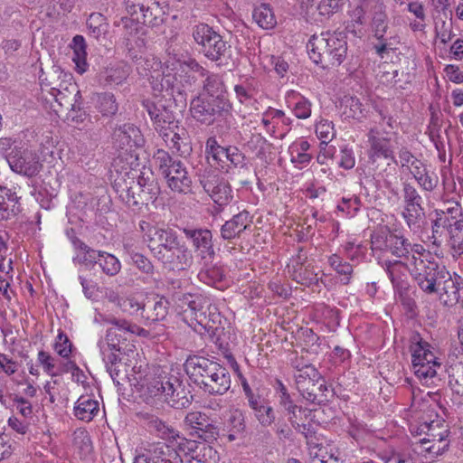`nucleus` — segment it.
<instances>
[{
    "mask_svg": "<svg viewBox=\"0 0 463 463\" xmlns=\"http://www.w3.org/2000/svg\"><path fill=\"white\" fill-rule=\"evenodd\" d=\"M144 142L141 131L133 124L118 129V194L133 212L146 204L145 197L153 190L152 184L140 175L137 150Z\"/></svg>",
    "mask_w": 463,
    "mask_h": 463,
    "instance_id": "1",
    "label": "nucleus"
},
{
    "mask_svg": "<svg viewBox=\"0 0 463 463\" xmlns=\"http://www.w3.org/2000/svg\"><path fill=\"white\" fill-rule=\"evenodd\" d=\"M190 379L204 392L223 395L231 387V375L226 367L203 356H190L184 364Z\"/></svg>",
    "mask_w": 463,
    "mask_h": 463,
    "instance_id": "2",
    "label": "nucleus"
},
{
    "mask_svg": "<svg viewBox=\"0 0 463 463\" xmlns=\"http://www.w3.org/2000/svg\"><path fill=\"white\" fill-rule=\"evenodd\" d=\"M143 106L154 123L155 128L160 133L170 149L175 150L180 156L190 153L192 147L188 141L185 128L178 125L173 113L165 106H157L151 100H144Z\"/></svg>",
    "mask_w": 463,
    "mask_h": 463,
    "instance_id": "3",
    "label": "nucleus"
},
{
    "mask_svg": "<svg viewBox=\"0 0 463 463\" xmlns=\"http://www.w3.org/2000/svg\"><path fill=\"white\" fill-rule=\"evenodd\" d=\"M150 251L162 268L170 272L188 270L194 263L192 250L172 228Z\"/></svg>",
    "mask_w": 463,
    "mask_h": 463,
    "instance_id": "4",
    "label": "nucleus"
},
{
    "mask_svg": "<svg viewBox=\"0 0 463 463\" xmlns=\"http://www.w3.org/2000/svg\"><path fill=\"white\" fill-rule=\"evenodd\" d=\"M310 59L323 68L337 67L346 58L347 42L344 32H323L313 35L307 44Z\"/></svg>",
    "mask_w": 463,
    "mask_h": 463,
    "instance_id": "5",
    "label": "nucleus"
},
{
    "mask_svg": "<svg viewBox=\"0 0 463 463\" xmlns=\"http://www.w3.org/2000/svg\"><path fill=\"white\" fill-rule=\"evenodd\" d=\"M194 170L203 191L218 206L217 211H222L233 199V192L229 181L216 168L208 164L199 163Z\"/></svg>",
    "mask_w": 463,
    "mask_h": 463,
    "instance_id": "6",
    "label": "nucleus"
},
{
    "mask_svg": "<svg viewBox=\"0 0 463 463\" xmlns=\"http://www.w3.org/2000/svg\"><path fill=\"white\" fill-rule=\"evenodd\" d=\"M296 388L307 402L322 404L329 401L330 391L326 380L312 364L303 365L294 373Z\"/></svg>",
    "mask_w": 463,
    "mask_h": 463,
    "instance_id": "7",
    "label": "nucleus"
},
{
    "mask_svg": "<svg viewBox=\"0 0 463 463\" xmlns=\"http://www.w3.org/2000/svg\"><path fill=\"white\" fill-rule=\"evenodd\" d=\"M146 13L135 14L130 17H122L124 39L129 58L136 62L142 60V53L146 47L145 24L149 22Z\"/></svg>",
    "mask_w": 463,
    "mask_h": 463,
    "instance_id": "8",
    "label": "nucleus"
},
{
    "mask_svg": "<svg viewBox=\"0 0 463 463\" xmlns=\"http://www.w3.org/2000/svg\"><path fill=\"white\" fill-rule=\"evenodd\" d=\"M368 3L373 4V11L372 13V31L373 36L378 40V43L373 48L378 56L383 57L389 50H393V45L399 43L397 34L387 37L389 30V19L386 14V6L383 0H366Z\"/></svg>",
    "mask_w": 463,
    "mask_h": 463,
    "instance_id": "9",
    "label": "nucleus"
},
{
    "mask_svg": "<svg viewBox=\"0 0 463 463\" xmlns=\"http://www.w3.org/2000/svg\"><path fill=\"white\" fill-rule=\"evenodd\" d=\"M429 261L430 260L422 261V267L420 268V266H416V264L413 265L411 260H386L383 261L382 266L387 273L394 291L402 295L409 288L407 272L411 275L413 280L417 284V279H419L418 276H420L419 274H425Z\"/></svg>",
    "mask_w": 463,
    "mask_h": 463,
    "instance_id": "10",
    "label": "nucleus"
},
{
    "mask_svg": "<svg viewBox=\"0 0 463 463\" xmlns=\"http://www.w3.org/2000/svg\"><path fill=\"white\" fill-rule=\"evenodd\" d=\"M193 37L201 46V51L209 60L218 61L224 57L230 45L222 37L206 24H199L193 28Z\"/></svg>",
    "mask_w": 463,
    "mask_h": 463,
    "instance_id": "11",
    "label": "nucleus"
},
{
    "mask_svg": "<svg viewBox=\"0 0 463 463\" xmlns=\"http://www.w3.org/2000/svg\"><path fill=\"white\" fill-rule=\"evenodd\" d=\"M154 388L156 389L155 395H160L161 399L174 409H185L192 403L193 395L190 394V391L175 376L156 381Z\"/></svg>",
    "mask_w": 463,
    "mask_h": 463,
    "instance_id": "12",
    "label": "nucleus"
},
{
    "mask_svg": "<svg viewBox=\"0 0 463 463\" xmlns=\"http://www.w3.org/2000/svg\"><path fill=\"white\" fill-rule=\"evenodd\" d=\"M403 211L402 215L408 228L417 232L425 217L423 200L417 188L409 182L402 183Z\"/></svg>",
    "mask_w": 463,
    "mask_h": 463,
    "instance_id": "13",
    "label": "nucleus"
},
{
    "mask_svg": "<svg viewBox=\"0 0 463 463\" xmlns=\"http://www.w3.org/2000/svg\"><path fill=\"white\" fill-rule=\"evenodd\" d=\"M232 105L227 99H212L197 97L191 102V113L197 121L211 125L216 117L223 116L231 111Z\"/></svg>",
    "mask_w": 463,
    "mask_h": 463,
    "instance_id": "14",
    "label": "nucleus"
},
{
    "mask_svg": "<svg viewBox=\"0 0 463 463\" xmlns=\"http://www.w3.org/2000/svg\"><path fill=\"white\" fill-rule=\"evenodd\" d=\"M434 213L435 219L431 222V231L433 243H436L444 235L445 229L463 222V210L458 202L449 200Z\"/></svg>",
    "mask_w": 463,
    "mask_h": 463,
    "instance_id": "15",
    "label": "nucleus"
},
{
    "mask_svg": "<svg viewBox=\"0 0 463 463\" xmlns=\"http://www.w3.org/2000/svg\"><path fill=\"white\" fill-rule=\"evenodd\" d=\"M390 255L397 258L396 260H411L420 268L422 261L432 259L430 251L422 244L411 243L402 234H396Z\"/></svg>",
    "mask_w": 463,
    "mask_h": 463,
    "instance_id": "16",
    "label": "nucleus"
},
{
    "mask_svg": "<svg viewBox=\"0 0 463 463\" xmlns=\"http://www.w3.org/2000/svg\"><path fill=\"white\" fill-rule=\"evenodd\" d=\"M241 387L248 402L249 407L253 411L254 416L263 427L270 426L276 419L275 411L269 402L255 392L246 379L241 381Z\"/></svg>",
    "mask_w": 463,
    "mask_h": 463,
    "instance_id": "17",
    "label": "nucleus"
},
{
    "mask_svg": "<svg viewBox=\"0 0 463 463\" xmlns=\"http://www.w3.org/2000/svg\"><path fill=\"white\" fill-rule=\"evenodd\" d=\"M182 232L191 242L194 250L202 260H212L215 255L213 233L207 228L184 227Z\"/></svg>",
    "mask_w": 463,
    "mask_h": 463,
    "instance_id": "18",
    "label": "nucleus"
},
{
    "mask_svg": "<svg viewBox=\"0 0 463 463\" xmlns=\"http://www.w3.org/2000/svg\"><path fill=\"white\" fill-rule=\"evenodd\" d=\"M7 161L13 171L30 177L36 175L43 167L38 155L30 150H12Z\"/></svg>",
    "mask_w": 463,
    "mask_h": 463,
    "instance_id": "19",
    "label": "nucleus"
},
{
    "mask_svg": "<svg viewBox=\"0 0 463 463\" xmlns=\"http://www.w3.org/2000/svg\"><path fill=\"white\" fill-rule=\"evenodd\" d=\"M134 463H178L176 450L165 442L151 443Z\"/></svg>",
    "mask_w": 463,
    "mask_h": 463,
    "instance_id": "20",
    "label": "nucleus"
},
{
    "mask_svg": "<svg viewBox=\"0 0 463 463\" xmlns=\"http://www.w3.org/2000/svg\"><path fill=\"white\" fill-rule=\"evenodd\" d=\"M369 143L368 156L372 162L383 158L392 160L398 164L391 145L390 138L380 137V131L377 128H372L367 133Z\"/></svg>",
    "mask_w": 463,
    "mask_h": 463,
    "instance_id": "21",
    "label": "nucleus"
},
{
    "mask_svg": "<svg viewBox=\"0 0 463 463\" xmlns=\"http://www.w3.org/2000/svg\"><path fill=\"white\" fill-rule=\"evenodd\" d=\"M208 299L199 294H195L193 300H190L189 308H184V318L190 319V326L197 330V326L209 331L213 328L211 318L206 314Z\"/></svg>",
    "mask_w": 463,
    "mask_h": 463,
    "instance_id": "22",
    "label": "nucleus"
},
{
    "mask_svg": "<svg viewBox=\"0 0 463 463\" xmlns=\"http://www.w3.org/2000/svg\"><path fill=\"white\" fill-rule=\"evenodd\" d=\"M163 176L173 192L184 194L191 192L192 178L182 161H176Z\"/></svg>",
    "mask_w": 463,
    "mask_h": 463,
    "instance_id": "23",
    "label": "nucleus"
},
{
    "mask_svg": "<svg viewBox=\"0 0 463 463\" xmlns=\"http://www.w3.org/2000/svg\"><path fill=\"white\" fill-rule=\"evenodd\" d=\"M146 298L141 292L134 290H121L118 296V306L120 310L132 317L135 320H140V313L146 307Z\"/></svg>",
    "mask_w": 463,
    "mask_h": 463,
    "instance_id": "24",
    "label": "nucleus"
},
{
    "mask_svg": "<svg viewBox=\"0 0 463 463\" xmlns=\"http://www.w3.org/2000/svg\"><path fill=\"white\" fill-rule=\"evenodd\" d=\"M186 454L190 458V463H218V452L210 445L204 442H196L194 440H188L183 444Z\"/></svg>",
    "mask_w": 463,
    "mask_h": 463,
    "instance_id": "25",
    "label": "nucleus"
},
{
    "mask_svg": "<svg viewBox=\"0 0 463 463\" xmlns=\"http://www.w3.org/2000/svg\"><path fill=\"white\" fill-rule=\"evenodd\" d=\"M116 331L114 327L108 329L106 336L99 342L100 354L105 364V367L112 381L116 378Z\"/></svg>",
    "mask_w": 463,
    "mask_h": 463,
    "instance_id": "26",
    "label": "nucleus"
},
{
    "mask_svg": "<svg viewBox=\"0 0 463 463\" xmlns=\"http://www.w3.org/2000/svg\"><path fill=\"white\" fill-rule=\"evenodd\" d=\"M251 217L247 211H241L226 221L221 227V237L223 240H232L239 237L242 232L250 226Z\"/></svg>",
    "mask_w": 463,
    "mask_h": 463,
    "instance_id": "27",
    "label": "nucleus"
},
{
    "mask_svg": "<svg viewBox=\"0 0 463 463\" xmlns=\"http://www.w3.org/2000/svg\"><path fill=\"white\" fill-rule=\"evenodd\" d=\"M72 52L71 61L74 63V70L77 73L82 75L89 70L87 61V43L82 35H75L68 45Z\"/></svg>",
    "mask_w": 463,
    "mask_h": 463,
    "instance_id": "28",
    "label": "nucleus"
},
{
    "mask_svg": "<svg viewBox=\"0 0 463 463\" xmlns=\"http://www.w3.org/2000/svg\"><path fill=\"white\" fill-rule=\"evenodd\" d=\"M147 427L149 430L168 442H175L180 447L184 444L186 439L180 435V432L175 430L173 426L169 425L165 421L162 420L157 417H152L148 422Z\"/></svg>",
    "mask_w": 463,
    "mask_h": 463,
    "instance_id": "29",
    "label": "nucleus"
},
{
    "mask_svg": "<svg viewBox=\"0 0 463 463\" xmlns=\"http://www.w3.org/2000/svg\"><path fill=\"white\" fill-rule=\"evenodd\" d=\"M396 234L388 228L374 232L371 235V250L373 254L378 258L390 254Z\"/></svg>",
    "mask_w": 463,
    "mask_h": 463,
    "instance_id": "30",
    "label": "nucleus"
},
{
    "mask_svg": "<svg viewBox=\"0 0 463 463\" xmlns=\"http://www.w3.org/2000/svg\"><path fill=\"white\" fill-rule=\"evenodd\" d=\"M431 349L430 345L423 340L419 334H413L410 345L412 365L434 362L437 357Z\"/></svg>",
    "mask_w": 463,
    "mask_h": 463,
    "instance_id": "31",
    "label": "nucleus"
},
{
    "mask_svg": "<svg viewBox=\"0 0 463 463\" xmlns=\"http://www.w3.org/2000/svg\"><path fill=\"white\" fill-rule=\"evenodd\" d=\"M20 212L21 204L16 194L0 185V221L11 219Z\"/></svg>",
    "mask_w": 463,
    "mask_h": 463,
    "instance_id": "32",
    "label": "nucleus"
},
{
    "mask_svg": "<svg viewBox=\"0 0 463 463\" xmlns=\"http://www.w3.org/2000/svg\"><path fill=\"white\" fill-rule=\"evenodd\" d=\"M152 79L151 84L154 90L165 91L174 99L176 96L183 97V90L175 74H157L156 77L152 76Z\"/></svg>",
    "mask_w": 463,
    "mask_h": 463,
    "instance_id": "33",
    "label": "nucleus"
},
{
    "mask_svg": "<svg viewBox=\"0 0 463 463\" xmlns=\"http://www.w3.org/2000/svg\"><path fill=\"white\" fill-rule=\"evenodd\" d=\"M366 10L373 11V4L368 3L366 0H359L349 11L351 24H348L346 30L354 35L362 33V26L364 24V15Z\"/></svg>",
    "mask_w": 463,
    "mask_h": 463,
    "instance_id": "34",
    "label": "nucleus"
},
{
    "mask_svg": "<svg viewBox=\"0 0 463 463\" xmlns=\"http://www.w3.org/2000/svg\"><path fill=\"white\" fill-rule=\"evenodd\" d=\"M99 411V402L90 395L80 396L73 409L75 417L84 421H90Z\"/></svg>",
    "mask_w": 463,
    "mask_h": 463,
    "instance_id": "35",
    "label": "nucleus"
},
{
    "mask_svg": "<svg viewBox=\"0 0 463 463\" xmlns=\"http://www.w3.org/2000/svg\"><path fill=\"white\" fill-rule=\"evenodd\" d=\"M286 99L298 118L306 119L311 116V102L300 93L290 90L287 93Z\"/></svg>",
    "mask_w": 463,
    "mask_h": 463,
    "instance_id": "36",
    "label": "nucleus"
},
{
    "mask_svg": "<svg viewBox=\"0 0 463 463\" xmlns=\"http://www.w3.org/2000/svg\"><path fill=\"white\" fill-rule=\"evenodd\" d=\"M309 148L310 144L305 139L293 142L288 147L290 162L299 168L307 165L312 159V156L307 153Z\"/></svg>",
    "mask_w": 463,
    "mask_h": 463,
    "instance_id": "37",
    "label": "nucleus"
},
{
    "mask_svg": "<svg viewBox=\"0 0 463 463\" xmlns=\"http://www.w3.org/2000/svg\"><path fill=\"white\" fill-rule=\"evenodd\" d=\"M283 408L287 411L288 420L291 422L292 426L299 432L307 436V433L310 430V426L309 424H307L305 420L307 414L310 413V411L303 409L302 407L294 404V402Z\"/></svg>",
    "mask_w": 463,
    "mask_h": 463,
    "instance_id": "38",
    "label": "nucleus"
},
{
    "mask_svg": "<svg viewBox=\"0 0 463 463\" xmlns=\"http://www.w3.org/2000/svg\"><path fill=\"white\" fill-rule=\"evenodd\" d=\"M228 439L233 441L243 436L246 429L245 417L241 410H233L224 423Z\"/></svg>",
    "mask_w": 463,
    "mask_h": 463,
    "instance_id": "39",
    "label": "nucleus"
},
{
    "mask_svg": "<svg viewBox=\"0 0 463 463\" xmlns=\"http://www.w3.org/2000/svg\"><path fill=\"white\" fill-rule=\"evenodd\" d=\"M288 273L293 280L306 287L318 283L317 274L314 271V268L310 264L306 266H288Z\"/></svg>",
    "mask_w": 463,
    "mask_h": 463,
    "instance_id": "40",
    "label": "nucleus"
},
{
    "mask_svg": "<svg viewBox=\"0 0 463 463\" xmlns=\"http://www.w3.org/2000/svg\"><path fill=\"white\" fill-rule=\"evenodd\" d=\"M310 463H343L339 452L324 446H314L309 449Z\"/></svg>",
    "mask_w": 463,
    "mask_h": 463,
    "instance_id": "41",
    "label": "nucleus"
},
{
    "mask_svg": "<svg viewBox=\"0 0 463 463\" xmlns=\"http://www.w3.org/2000/svg\"><path fill=\"white\" fill-rule=\"evenodd\" d=\"M95 107L102 118H113L116 114V99L114 93L109 91L98 93Z\"/></svg>",
    "mask_w": 463,
    "mask_h": 463,
    "instance_id": "42",
    "label": "nucleus"
},
{
    "mask_svg": "<svg viewBox=\"0 0 463 463\" xmlns=\"http://www.w3.org/2000/svg\"><path fill=\"white\" fill-rule=\"evenodd\" d=\"M167 315V307L163 300H157L155 302H146L143 312L140 313V319H144L146 322H157L165 317Z\"/></svg>",
    "mask_w": 463,
    "mask_h": 463,
    "instance_id": "43",
    "label": "nucleus"
},
{
    "mask_svg": "<svg viewBox=\"0 0 463 463\" xmlns=\"http://www.w3.org/2000/svg\"><path fill=\"white\" fill-rule=\"evenodd\" d=\"M203 90L212 99H226L225 85L220 74L209 72L203 81Z\"/></svg>",
    "mask_w": 463,
    "mask_h": 463,
    "instance_id": "44",
    "label": "nucleus"
},
{
    "mask_svg": "<svg viewBox=\"0 0 463 463\" xmlns=\"http://www.w3.org/2000/svg\"><path fill=\"white\" fill-rule=\"evenodd\" d=\"M252 18L263 29H271L277 24L273 11L268 4L256 6L252 12Z\"/></svg>",
    "mask_w": 463,
    "mask_h": 463,
    "instance_id": "45",
    "label": "nucleus"
},
{
    "mask_svg": "<svg viewBox=\"0 0 463 463\" xmlns=\"http://www.w3.org/2000/svg\"><path fill=\"white\" fill-rule=\"evenodd\" d=\"M139 228L143 233L144 241L147 243L149 250L164 237L166 231H169V227L163 228L158 226H153L148 222L141 221L139 222Z\"/></svg>",
    "mask_w": 463,
    "mask_h": 463,
    "instance_id": "46",
    "label": "nucleus"
},
{
    "mask_svg": "<svg viewBox=\"0 0 463 463\" xmlns=\"http://www.w3.org/2000/svg\"><path fill=\"white\" fill-rule=\"evenodd\" d=\"M453 257L463 254V222L445 229Z\"/></svg>",
    "mask_w": 463,
    "mask_h": 463,
    "instance_id": "47",
    "label": "nucleus"
},
{
    "mask_svg": "<svg viewBox=\"0 0 463 463\" xmlns=\"http://www.w3.org/2000/svg\"><path fill=\"white\" fill-rule=\"evenodd\" d=\"M440 367L441 364L437 359L431 363L426 362L412 365L415 375L426 384H429L430 381L432 382V379L437 375V369Z\"/></svg>",
    "mask_w": 463,
    "mask_h": 463,
    "instance_id": "48",
    "label": "nucleus"
},
{
    "mask_svg": "<svg viewBox=\"0 0 463 463\" xmlns=\"http://www.w3.org/2000/svg\"><path fill=\"white\" fill-rule=\"evenodd\" d=\"M223 277L224 273L222 268L217 265H204L198 273L200 281L209 286H215L222 280Z\"/></svg>",
    "mask_w": 463,
    "mask_h": 463,
    "instance_id": "49",
    "label": "nucleus"
},
{
    "mask_svg": "<svg viewBox=\"0 0 463 463\" xmlns=\"http://www.w3.org/2000/svg\"><path fill=\"white\" fill-rule=\"evenodd\" d=\"M328 263L334 270L336 271V273L343 276L341 279L342 283L347 285L350 282L351 275L353 273V266L350 263L344 261L337 254H332L329 256Z\"/></svg>",
    "mask_w": 463,
    "mask_h": 463,
    "instance_id": "50",
    "label": "nucleus"
},
{
    "mask_svg": "<svg viewBox=\"0 0 463 463\" xmlns=\"http://www.w3.org/2000/svg\"><path fill=\"white\" fill-rule=\"evenodd\" d=\"M258 89V84L253 79H246L241 83L234 86L236 97L241 103L250 99Z\"/></svg>",
    "mask_w": 463,
    "mask_h": 463,
    "instance_id": "51",
    "label": "nucleus"
},
{
    "mask_svg": "<svg viewBox=\"0 0 463 463\" xmlns=\"http://www.w3.org/2000/svg\"><path fill=\"white\" fill-rule=\"evenodd\" d=\"M316 134L318 139L321 140L320 146H326L335 136L333 122L327 119H321L318 121L316 124Z\"/></svg>",
    "mask_w": 463,
    "mask_h": 463,
    "instance_id": "52",
    "label": "nucleus"
},
{
    "mask_svg": "<svg viewBox=\"0 0 463 463\" xmlns=\"http://www.w3.org/2000/svg\"><path fill=\"white\" fill-rule=\"evenodd\" d=\"M344 114L346 118L360 119L364 117V105L356 97H345L344 99Z\"/></svg>",
    "mask_w": 463,
    "mask_h": 463,
    "instance_id": "53",
    "label": "nucleus"
},
{
    "mask_svg": "<svg viewBox=\"0 0 463 463\" xmlns=\"http://www.w3.org/2000/svg\"><path fill=\"white\" fill-rule=\"evenodd\" d=\"M125 253L128 255L129 260L137 266L138 269L145 273H150L153 270V265L151 261L144 255L135 252L128 244L124 245Z\"/></svg>",
    "mask_w": 463,
    "mask_h": 463,
    "instance_id": "54",
    "label": "nucleus"
},
{
    "mask_svg": "<svg viewBox=\"0 0 463 463\" xmlns=\"http://www.w3.org/2000/svg\"><path fill=\"white\" fill-rule=\"evenodd\" d=\"M37 363L41 365L45 372L51 377L58 376L64 371L56 369L55 359L45 351H39L37 354Z\"/></svg>",
    "mask_w": 463,
    "mask_h": 463,
    "instance_id": "55",
    "label": "nucleus"
},
{
    "mask_svg": "<svg viewBox=\"0 0 463 463\" xmlns=\"http://www.w3.org/2000/svg\"><path fill=\"white\" fill-rule=\"evenodd\" d=\"M53 348L61 357L68 359L72 354L73 345L67 335L62 331H59Z\"/></svg>",
    "mask_w": 463,
    "mask_h": 463,
    "instance_id": "56",
    "label": "nucleus"
},
{
    "mask_svg": "<svg viewBox=\"0 0 463 463\" xmlns=\"http://www.w3.org/2000/svg\"><path fill=\"white\" fill-rule=\"evenodd\" d=\"M87 25L91 33L96 37L105 33L108 29L106 17L100 13L91 14L87 20Z\"/></svg>",
    "mask_w": 463,
    "mask_h": 463,
    "instance_id": "57",
    "label": "nucleus"
},
{
    "mask_svg": "<svg viewBox=\"0 0 463 463\" xmlns=\"http://www.w3.org/2000/svg\"><path fill=\"white\" fill-rule=\"evenodd\" d=\"M399 161L397 165L401 168L410 171L415 165H420L421 159L418 158L407 146H402L398 151Z\"/></svg>",
    "mask_w": 463,
    "mask_h": 463,
    "instance_id": "58",
    "label": "nucleus"
},
{
    "mask_svg": "<svg viewBox=\"0 0 463 463\" xmlns=\"http://www.w3.org/2000/svg\"><path fill=\"white\" fill-rule=\"evenodd\" d=\"M361 200L357 196L343 197L337 205V210L345 213L346 215L353 217L360 210Z\"/></svg>",
    "mask_w": 463,
    "mask_h": 463,
    "instance_id": "59",
    "label": "nucleus"
},
{
    "mask_svg": "<svg viewBox=\"0 0 463 463\" xmlns=\"http://www.w3.org/2000/svg\"><path fill=\"white\" fill-rule=\"evenodd\" d=\"M154 161L161 175H164L177 160L173 159L166 151L158 149L154 156Z\"/></svg>",
    "mask_w": 463,
    "mask_h": 463,
    "instance_id": "60",
    "label": "nucleus"
},
{
    "mask_svg": "<svg viewBox=\"0 0 463 463\" xmlns=\"http://www.w3.org/2000/svg\"><path fill=\"white\" fill-rule=\"evenodd\" d=\"M198 438L203 439L204 441L216 439L219 435L218 428L213 424L208 416L205 421L201 425L200 430H196Z\"/></svg>",
    "mask_w": 463,
    "mask_h": 463,
    "instance_id": "61",
    "label": "nucleus"
},
{
    "mask_svg": "<svg viewBox=\"0 0 463 463\" xmlns=\"http://www.w3.org/2000/svg\"><path fill=\"white\" fill-rule=\"evenodd\" d=\"M98 256V263L103 272L108 276H114L116 274V257L105 252H99Z\"/></svg>",
    "mask_w": 463,
    "mask_h": 463,
    "instance_id": "62",
    "label": "nucleus"
},
{
    "mask_svg": "<svg viewBox=\"0 0 463 463\" xmlns=\"http://www.w3.org/2000/svg\"><path fill=\"white\" fill-rule=\"evenodd\" d=\"M416 182L422 191L431 193L439 184V177L435 173L429 171L424 173Z\"/></svg>",
    "mask_w": 463,
    "mask_h": 463,
    "instance_id": "63",
    "label": "nucleus"
},
{
    "mask_svg": "<svg viewBox=\"0 0 463 463\" xmlns=\"http://www.w3.org/2000/svg\"><path fill=\"white\" fill-rule=\"evenodd\" d=\"M449 384L453 392L463 396V366L453 369L452 373L449 374Z\"/></svg>",
    "mask_w": 463,
    "mask_h": 463,
    "instance_id": "64",
    "label": "nucleus"
}]
</instances>
